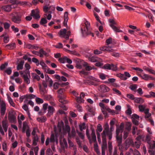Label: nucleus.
<instances>
[{"label":"nucleus","mask_w":155,"mask_h":155,"mask_svg":"<svg viewBox=\"0 0 155 155\" xmlns=\"http://www.w3.org/2000/svg\"><path fill=\"white\" fill-rule=\"evenodd\" d=\"M134 101L136 103L141 104L144 102V100L141 98L135 97Z\"/></svg>","instance_id":"nucleus-24"},{"label":"nucleus","mask_w":155,"mask_h":155,"mask_svg":"<svg viewBox=\"0 0 155 155\" xmlns=\"http://www.w3.org/2000/svg\"><path fill=\"white\" fill-rule=\"evenodd\" d=\"M124 124L123 123H121L120 125V126L119 127L117 128L116 130V134H117V131L119 132V134L120 132H122L124 130Z\"/></svg>","instance_id":"nucleus-20"},{"label":"nucleus","mask_w":155,"mask_h":155,"mask_svg":"<svg viewBox=\"0 0 155 155\" xmlns=\"http://www.w3.org/2000/svg\"><path fill=\"white\" fill-rule=\"evenodd\" d=\"M76 101L78 103H81L83 102V100L81 98V96L78 97H76Z\"/></svg>","instance_id":"nucleus-60"},{"label":"nucleus","mask_w":155,"mask_h":155,"mask_svg":"<svg viewBox=\"0 0 155 155\" xmlns=\"http://www.w3.org/2000/svg\"><path fill=\"white\" fill-rule=\"evenodd\" d=\"M139 108L140 111H143L145 108V107L143 105H140L139 106Z\"/></svg>","instance_id":"nucleus-57"},{"label":"nucleus","mask_w":155,"mask_h":155,"mask_svg":"<svg viewBox=\"0 0 155 155\" xmlns=\"http://www.w3.org/2000/svg\"><path fill=\"white\" fill-rule=\"evenodd\" d=\"M144 69L145 70L149 72L150 73L155 75V71L154 70L150 69L148 68H147L145 66L144 67Z\"/></svg>","instance_id":"nucleus-34"},{"label":"nucleus","mask_w":155,"mask_h":155,"mask_svg":"<svg viewBox=\"0 0 155 155\" xmlns=\"http://www.w3.org/2000/svg\"><path fill=\"white\" fill-rule=\"evenodd\" d=\"M46 113V110H45L43 109H41V110L38 112V114L41 115H42Z\"/></svg>","instance_id":"nucleus-62"},{"label":"nucleus","mask_w":155,"mask_h":155,"mask_svg":"<svg viewBox=\"0 0 155 155\" xmlns=\"http://www.w3.org/2000/svg\"><path fill=\"white\" fill-rule=\"evenodd\" d=\"M50 140V142H54L55 141V136L54 134H51Z\"/></svg>","instance_id":"nucleus-52"},{"label":"nucleus","mask_w":155,"mask_h":155,"mask_svg":"<svg viewBox=\"0 0 155 155\" xmlns=\"http://www.w3.org/2000/svg\"><path fill=\"white\" fill-rule=\"evenodd\" d=\"M47 21L45 18H43L41 19L40 23L41 25H44V24H46Z\"/></svg>","instance_id":"nucleus-36"},{"label":"nucleus","mask_w":155,"mask_h":155,"mask_svg":"<svg viewBox=\"0 0 155 155\" xmlns=\"http://www.w3.org/2000/svg\"><path fill=\"white\" fill-rule=\"evenodd\" d=\"M140 143L139 141H136L134 143V145L137 148H139L140 146Z\"/></svg>","instance_id":"nucleus-54"},{"label":"nucleus","mask_w":155,"mask_h":155,"mask_svg":"<svg viewBox=\"0 0 155 155\" xmlns=\"http://www.w3.org/2000/svg\"><path fill=\"white\" fill-rule=\"evenodd\" d=\"M9 40V37H4L3 39V41L5 43H7Z\"/></svg>","instance_id":"nucleus-61"},{"label":"nucleus","mask_w":155,"mask_h":155,"mask_svg":"<svg viewBox=\"0 0 155 155\" xmlns=\"http://www.w3.org/2000/svg\"><path fill=\"white\" fill-rule=\"evenodd\" d=\"M63 130L65 133L67 132L68 135H70L71 128L68 125L66 124L65 127H63Z\"/></svg>","instance_id":"nucleus-18"},{"label":"nucleus","mask_w":155,"mask_h":155,"mask_svg":"<svg viewBox=\"0 0 155 155\" xmlns=\"http://www.w3.org/2000/svg\"><path fill=\"white\" fill-rule=\"evenodd\" d=\"M83 65L85 67V69L87 71H90L92 69L91 67L88 66V64L86 62H84Z\"/></svg>","instance_id":"nucleus-32"},{"label":"nucleus","mask_w":155,"mask_h":155,"mask_svg":"<svg viewBox=\"0 0 155 155\" xmlns=\"http://www.w3.org/2000/svg\"><path fill=\"white\" fill-rule=\"evenodd\" d=\"M2 148L3 150L4 151H6L7 150V143L5 142H4L2 143Z\"/></svg>","instance_id":"nucleus-58"},{"label":"nucleus","mask_w":155,"mask_h":155,"mask_svg":"<svg viewBox=\"0 0 155 155\" xmlns=\"http://www.w3.org/2000/svg\"><path fill=\"white\" fill-rule=\"evenodd\" d=\"M76 132L74 128L72 129L71 130V133L70 132V135H68V136L70 137H74L75 136Z\"/></svg>","instance_id":"nucleus-33"},{"label":"nucleus","mask_w":155,"mask_h":155,"mask_svg":"<svg viewBox=\"0 0 155 155\" xmlns=\"http://www.w3.org/2000/svg\"><path fill=\"white\" fill-rule=\"evenodd\" d=\"M137 85L136 84H134L130 85L129 88L132 90L134 91L137 88Z\"/></svg>","instance_id":"nucleus-51"},{"label":"nucleus","mask_w":155,"mask_h":155,"mask_svg":"<svg viewBox=\"0 0 155 155\" xmlns=\"http://www.w3.org/2000/svg\"><path fill=\"white\" fill-rule=\"evenodd\" d=\"M79 74L81 76H82L83 75H87L88 74V72L86 71L85 70L83 69L82 70L80 71Z\"/></svg>","instance_id":"nucleus-37"},{"label":"nucleus","mask_w":155,"mask_h":155,"mask_svg":"<svg viewBox=\"0 0 155 155\" xmlns=\"http://www.w3.org/2000/svg\"><path fill=\"white\" fill-rule=\"evenodd\" d=\"M107 134V123H105L104 129L101 134L103 143L102 144V155H105V149L107 148L106 134Z\"/></svg>","instance_id":"nucleus-3"},{"label":"nucleus","mask_w":155,"mask_h":155,"mask_svg":"<svg viewBox=\"0 0 155 155\" xmlns=\"http://www.w3.org/2000/svg\"><path fill=\"white\" fill-rule=\"evenodd\" d=\"M115 119H113L111 120L110 122V129L111 131H112L114 128V124L115 123Z\"/></svg>","instance_id":"nucleus-29"},{"label":"nucleus","mask_w":155,"mask_h":155,"mask_svg":"<svg viewBox=\"0 0 155 155\" xmlns=\"http://www.w3.org/2000/svg\"><path fill=\"white\" fill-rule=\"evenodd\" d=\"M47 155H52V151L50 148H48L46 150Z\"/></svg>","instance_id":"nucleus-56"},{"label":"nucleus","mask_w":155,"mask_h":155,"mask_svg":"<svg viewBox=\"0 0 155 155\" xmlns=\"http://www.w3.org/2000/svg\"><path fill=\"white\" fill-rule=\"evenodd\" d=\"M3 25L5 29H8L10 26V24L7 22L4 23Z\"/></svg>","instance_id":"nucleus-49"},{"label":"nucleus","mask_w":155,"mask_h":155,"mask_svg":"<svg viewBox=\"0 0 155 155\" xmlns=\"http://www.w3.org/2000/svg\"><path fill=\"white\" fill-rule=\"evenodd\" d=\"M5 46L8 49H12L16 48V45L15 43H13L10 44H8L6 45Z\"/></svg>","instance_id":"nucleus-21"},{"label":"nucleus","mask_w":155,"mask_h":155,"mask_svg":"<svg viewBox=\"0 0 155 155\" xmlns=\"http://www.w3.org/2000/svg\"><path fill=\"white\" fill-rule=\"evenodd\" d=\"M117 131V134H116V138L118 143L117 146L119 147V149H120V148H121L122 146V135L119 136V132L118 131Z\"/></svg>","instance_id":"nucleus-12"},{"label":"nucleus","mask_w":155,"mask_h":155,"mask_svg":"<svg viewBox=\"0 0 155 155\" xmlns=\"http://www.w3.org/2000/svg\"><path fill=\"white\" fill-rule=\"evenodd\" d=\"M68 12H65L64 14V20H65L66 21H68Z\"/></svg>","instance_id":"nucleus-59"},{"label":"nucleus","mask_w":155,"mask_h":155,"mask_svg":"<svg viewBox=\"0 0 155 155\" xmlns=\"http://www.w3.org/2000/svg\"><path fill=\"white\" fill-rule=\"evenodd\" d=\"M66 57H64L62 58H60L58 61L60 62L64 63L66 62Z\"/></svg>","instance_id":"nucleus-44"},{"label":"nucleus","mask_w":155,"mask_h":155,"mask_svg":"<svg viewBox=\"0 0 155 155\" xmlns=\"http://www.w3.org/2000/svg\"><path fill=\"white\" fill-rule=\"evenodd\" d=\"M31 15L35 19H39L40 16L39 15V11L38 9L32 10L31 13Z\"/></svg>","instance_id":"nucleus-13"},{"label":"nucleus","mask_w":155,"mask_h":155,"mask_svg":"<svg viewBox=\"0 0 155 155\" xmlns=\"http://www.w3.org/2000/svg\"><path fill=\"white\" fill-rule=\"evenodd\" d=\"M108 147L109 149V152L110 155H111L112 153V150L113 147L112 145V143L111 142L109 141L108 142Z\"/></svg>","instance_id":"nucleus-27"},{"label":"nucleus","mask_w":155,"mask_h":155,"mask_svg":"<svg viewBox=\"0 0 155 155\" xmlns=\"http://www.w3.org/2000/svg\"><path fill=\"white\" fill-rule=\"evenodd\" d=\"M39 138L37 135L34 136L33 138L32 143L34 146H36L37 144V142L38 141Z\"/></svg>","instance_id":"nucleus-23"},{"label":"nucleus","mask_w":155,"mask_h":155,"mask_svg":"<svg viewBox=\"0 0 155 155\" xmlns=\"http://www.w3.org/2000/svg\"><path fill=\"white\" fill-rule=\"evenodd\" d=\"M22 77L23 78L24 81L28 84L30 83L29 77H28L27 75H23Z\"/></svg>","instance_id":"nucleus-25"},{"label":"nucleus","mask_w":155,"mask_h":155,"mask_svg":"<svg viewBox=\"0 0 155 155\" xmlns=\"http://www.w3.org/2000/svg\"><path fill=\"white\" fill-rule=\"evenodd\" d=\"M116 76L124 80H126L127 79V78L125 77L123 74H122L120 73L117 74Z\"/></svg>","instance_id":"nucleus-31"},{"label":"nucleus","mask_w":155,"mask_h":155,"mask_svg":"<svg viewBox=\"0 0 155 155\" xmlns=\"http://www.w3.org/2000/svg\"><path fill=\"white\" fill-rule=\"evenodd\" d=\"M132 121L133 123L136 125H137L139 124V121L137 120L134 119V118H133L132 119Z\"/></svg>","instance_id":"nucleus-63"},{"label":"nucleus","mask_w":155,"mask_h":155,"mask_svg":"<svg viewBox=\"0 0 155 155\" xmlns=\"http://www.w3.org/2000/svg\"><path fill=\"white\" fill-rule=\"evenodd\" d=\"M116 81V79L114 78H109L108 80V81H107V83H112Z\"/></svg>","instance_id":"nucleus-55"},{"label":"nucleus","mask_w":155,"mask_h":155,"mask_svg":"<svg viewBox=\"0 0 155 155\" xmlns=\"http://www.w3.org/2000/svg\"><path fill=\"white\" fill-rule=\"evenodd\" d=\"M131 124L130 122H128L126 124V128L127 130L129 131L131 130Z\"/></svg>","instance_id":"nucleus-42"},{"label":"nucleus","mask_w":155,"mask_h":155,"mask_svg":"<svg viewBox=\"0 0 155 155\" xmlns=\"http://www.w3.org/2000/svg\"><path fill=\"white\" fill-rule=\"evenodd\" d=\"M2 127L3 128L8 127V123L7 121L3 120L2 122Z\"/></svg>","instance_id":"nucleus-43"},{"label":"nucleus","mask_w":155,"mask_h":155,"mask_svg":"<svg viewBox=\"0 0 155 155\" xmlns=\"http://www.w3.org/2000/svg\"><path fill=\"white\" fill-rule=\"evenodd\" d=\"M12 4L11 5H7L2 6V8L3 10L7 12H10L12 8H16L17 6V5L18 4H21V5H28V2H23V1H12Z\"/></svg>","instance_id":"nucleus-1"},{"label":"nucleus","mask_w":155,"mask_h":155,"mask_svg":"<svg viewBox=\"0 0 155 155\" xmlns=\"http://www.w3.org/2000/svg\"><path fill=\"white\" fill-rule=\"evenodd\" d=\"M145 140L149 146L150 149L149 150L153 151L152 150L155 147V141L151 140L150 137L149 135H147L146 136Z\"/></svg>","instance_id":"nucleus-9"},{"label":"nucleus","mask_w":155,"mask_h":155,"mask_svg":"<svg viewBox=\"0 0 155 155\" xmlns=\"http://www.w3.org/2000/svg\"><path fill=\"white\" fill-rule=\"evenodd\" d=\"M15 113L14 111L10 112L8 113V118L9 121L12 123L16 121V118L15 116Z\"/></svg>","instance_id":"nucleus-11"},{"label":"nucleus","mask_w":155,"mask_h":155,"mask_svg":"<svg viewBox=\"0 0 155 155\" xmlns=\"http://www.w3.org/2000/svg\"><path fill=\"white\" fill-rule=\"evenodd\" d=\"M112 42L111 38L110 37L107 39V52L115 57H118L119 56V54L115 52L114 50L111 48L113 47L112 46L110 47L109 46V44H112Z\"/></svg>","instance_id":"nucleus-5"},{"label":"nucleus","mask_w":155,"mask_h":155,"mask_svg":"<svg viewBox=\"0 0 155 155\" xmlns=\"http://www.w3.org/2000/svg\"><path fill=\"white\" fill-rule=\"evenodd\" d=\"M140 76L143 79L145 80H147L149 78L150 75L148 74H144L143 75Z\"/></svg>","instance_id":"nucleus-39"},{"label":"nucleus","mask_w":155,"mask_h":155,"mask_svg":"<svg viewBox=\"0 0 155 155\" xmlns=\"http://www.w3.org/2000/svg\"><path fill=\"white\" fill-rule=\"evenodd\" d=\"M39 150V148L38 147H36L34 148L35 155H38V152Z\"/></svg>","instance_id":"nucleus-64"},{"label":"nucleus","mask_w":155,"mask_h":155,"mask_svg":"<svg viewBox=\"0 0 155 155\" xmlns=\"http://www.w3.org/2000/svg\"><path fill=\"white\" fill-rule=\"evenodd\" d=\"M8 64V63L7 62H5L4 64H2L0 66L1 69V70H3L7 66Z\"/></svg>","instance_id":"nucleus-50"},{"label":"nucleus","mask_w":155,"mask_h":155,"mask_svg":"<svg viewBox=\"0 0 155 155\" xmlns=\"http://www.w3.org/2000/svg\"><path fill=\"white\" fill-rule=\"evenodd\" d=\"M151 115V114L150 113H149L147 114H146L145 117L146 118H147V120L150 122L151 124L153 125H154V123L153 120L151 119L150 118H149L150 116Z\"/></svg>","instance_id":"nucleus-19"},{"label":"nucleus","mask_w":155,"mask_h":155,"mask_svg":"<svg viewBox=\"0 0 155 155\" xmlns=\"http://www.w3.org/2000/svg\"><path fill=\"white\" fill-rule=\"evenodd\" d=\"M107 136L108 137V139L109 140L111 139L112 137V133L111 132L109 131V126L107 124Z\"/></svg>","instance_id":"nucleus-30"},{"label":"nucleus","mask_w":155,"mask_h":155,"mask_svg":"<svg viewBox=\"0 0 155 155\" xmlns=\"http://www.w3.org/2000/svg\"><path fill=\"white\" fill-rule=\"evenodd\" d=\"M107 112L110 113L111 114L113 115L116 114V111L114 110H111L109 108L107 107Z\"/></svg>","instance_id":"nucleus-47"},{"label":"nucleus","mask_w":155,"mask_h":155,"mask_svg":"<svg viewBox=\"0 0 155 155\" xmlns=\"http://www.w3.org/2000/svg\"><path fill=\"white\" fill-rule=\"evenodd\" d=\"M94 16H95V18L96 20L99 22H100L101 24V22L99 18V16L95 12H94Z\"/></svg>","instance_id":"nucleus-48"},{"label":"nucleus","mask_w":155,"mask_h":155,"mask_svg":"<svg viewBox=\"0 0 155 155\" xmlns=\"http://www.w3.org/2000/svg\"><path fill=\"white\" fill-rule=\"evenodd\" d=\"M127 97L128 98L134 100L135 98V97H134V96L131 94H127Z\"/></svg>","instance_id":"nucleus-53"},{"label":"nucleus","mask_w":155,"mask_h":155,"mask_svg":"<svg viewBox=\"0 0 155 155\" xmlns=\"http://www.w3.org/2000/svg\"><path fill=\"white\" fill-rule=\"evenodd\" d=\"M12 21L14 22L19 24L20 23L21 21V17L18 15L13 16L12 18Z\"/></svg>","instance_id":"nucleus-14"},{"label":"nucleus","mask_w":155,"mask_h":155,"mask_svg":"<svg viewBox=\"0 0 155 155\" xmlns=\"http://www.w3.org/2000/svg\"><path fill=\"white\" fill-rule=\"evenodd\" d=\"M107 103V99H104L102 100L101 102L99 103V105L101 107L102 113L104 117L106 118L107 117V107L105 106L104 103Z\"/></svg>","instance_id":"nucleus-8"},{"label":"nucleus","mask_w":155,"mask_h":155,"mask_svg":"<svg viewBox=\"0 0 155 155\" xmlns=\"http://www.w3.org/2000/svg\"><path fill=\"white\" fill-rule=\"evenodd\" d=\"M98 75L100 78L103 80L105 79L106 76L102 73H100L98 74Z\"/></svg>","instance_id":"nucleus-41"},{"label":"nucleus","mask_w":155,"mask_h":155,"mask_svg":"<svg viewBox=\"0 0 155 155\" xmlns=\"http://www.w3.org/2000/svg\"><path fill=\"white\" fill-rule=\"evenodd\" d=\"M47 1V2H45V6L43 7V10L44 12H45L47 13L48 10L49 9L50 7H48V6L49 5V3H50V2L49 1L48 2V1Z\"/></svg>","instance_id":"nucleus-17"},{"label":"nucleus","mask_w":155,"mask_h":155,"mask_svg":"<svg viewBox=\"0 0 155 155\" xmlns=\"http://www.w3.org/2000/svg\"><path fill=\"white\" fill-rule=\"evenodd\" d=\"M99 91L102 92H105L107 91L106 87L104 85H101L99 88Z\"/></svg>","instance_id":"nucleus-26"},{"label":"nucleus","mask_w":155,"mask_h":155,"mask_svg":"<svg viewBox=\"0 0 155 155\" xmlns=\"http://www.w3.org/2000/svg\"><path fill=\"white\" fill-rule=\"evenodd\" d=\"M107 70H110L114 71H118V69L116 65L112 64H109L107 63Z\"/></svg>","instance_id":"nucleus-15"},{"label":"nucleus","mask_w":155,"mask_h":155,"mask_svg":"<svg viewBox=\"0 0 155 155\" xmlns=\"http://www.w3.org/2000/svg\"><path fill=\"white\" fill-rule=\"evenodd\" d=\"M63 89L61 88L57 91L58 94V98L59 101L60 102L64 104H67L68 103V101L65 99V96L63 94H62L63 92Z\"/></svg>","instance_id":"nucleus-7"},{"label":"nucleus","mask_w":155,"mask_h":155,"mask_svg":"<svg viewBox=\"0 0 155 155\" xmlns=\"http://www.w3.org/2000/svg\"><path fill=\"white\" fill-rule=\"evenodd\" d=\"M86 135L90 143H91L93 142H95V141H96V136L95 134L94 130V129H92V133L91 134V135L92 137L91 139V137L89 134L88 129H86Z\"/></svg>","instance_id":"nucleus-6"},{"label":"nucleus","mask_w":155,"mask_h":155,"mask_svg":"<svg viewBox=\"0 0 155 155\" xmlns=\"http://www.w3.org/2000/svg\"><path fill=\"white\" fill-rule=\"evenodd\" d=\"M12 71L11 68L10 67L7 68L5 71V72L8 75H10L11 74Z\"/></svg>","instance_id":"nucleus-45"},{"label":"nucleus","mask_w":155,"mask_h":155,"mask_svg":"<svg viewBox=\"0 0 155 155\" xmlns=\"http://www.w3.org/2000/svg\"><path fill=\"white\" fill-rule=\"evenodd\" d=\"M54 110L55 109L53 107L49 106L48 107V113L47 114V116L49 117L52 115Z\"/></svg>","instance_id":"nucleus-16"},{"label":"nucleus","mask_w":155,"mask_h":155,"mask_svg":"<svg viewBox=\"0 0 155 155\" xmlns=\"http://www.w3.org/2000/svg\"><path fill=\"white\" fill-rule=\"evenodd\" d=\"M45 98L46 100L49 101H53L54 100V98L51 95H46L45 96Z\"/></svg>","instance_id":"nucleus-38"},{"label":"nucleus","mask_w":155,"mask_h":155,"mask_svg":"<svg viewBox=\"0 0 155 155\" xmlns=\"http://www.w3.org/2000/svg\"><path fill=\"white\" fill-rule=\"evenodd\" d=\"M22 108L24 110H25V111L27 112V113L28 114V115H29L30 114L29 111H28V108L27 105L26 104H25L23 106Z\"/></svg>","instance_id":"nucleus-40"},{"label":"nucleus","mask_w":155,"mask_h":155,"mask_svg":"<svg viewBox=\"0 0 155 155\" xmlns=\"http://www.w3.org/2000/svg\"><path fill=\"white\" fill-rule=\"evenodd\" d=\"M89 60L91 61L95 62H98L99 61V58L95 57H92L89 58Z\"/></svg>","instance_id":"nucleus-28"},{"label":"nucleus","mask_w":155,"mask_h":155,"mask_svg":"<svg viewBox=\"0 0 155 155\" xmlns=\"http://www.w3.org/2000/svg\"><path fill=\"white\" fill-rule=\"evenodd\" d=\"M59 33L60 36L68 39L69 38V36L71 35V32L70 31H67L66 29H61Z\"/></svg>","instance_id":"nucleus-10"},{"label":"nucleus","mask_w":155,"mask_h":155,"mask_svg":"<svg viewBox=\"0 0 155 155\" xmlns=\"http://www.w3.org/2000/svg\"><path fill=\"white\" fill-rule=\"evenodd\" d=\"M90 27V24L87 21H86L85 23V25L82 26L81 30L83 37H85L89 35H91L93 37H94V34L91 32Z\"/></svg>","instance_id":"nucleus-2"},{"label":"nucleus","mask_w":155,"mask_h":155,"mask_svg":"<svg viewBox=\"0 0 155 155\" xmlns=\"http://www.w3.org/2000/svg\"><path fill=\"white\" fill-rule=\"evenodd\" d=\"M35 101L38 104H42L44 102L43 100L40 98L38 97H36L35 98Z\"/></svg>","instance_id":"nucleus-35"},{"label":"nucleus","mask_w":155,"mask_h":155,"mask_svg":"<svg viewBox=\"0 0 155 155\" xmlns=\"http://www.w3.org/2000/svg\"><path fill=\"white\" fill-rule=\"evenodd\" d=\"M79 127L80 130L81 131H82L83 129H86L85 123H83L82 124H80L79 125Z\"/></svg>","instance_id":"nucleus-46"},{"label":"nucleus","mask_w":155,"mask_h":155,"mask_svg":"<svg viewBox=\"0 0 155 155\" xmlns=\"http://www.w3.org/2000/svg\"><path fill=\"white\" fill-rule=\"evenodd\" d=\"M108 22L109 26L115 32H122L121 30L119 29L117 27V23L114 18L112 17L109 18L108 19Z\"/></svg>","instance_id":"nucleus-4"},{"label":"nucleus","mask_w":155,"mask_h":155,"mask_svg":"<svg viewBox=\"0 0 155 155\" xmlns=\"http://www.w3.org/2000/svg\"><path fill=\"white\" fill-rule=\"evenodd\" d=\"M24 63V61L23 60L21 61H20L17 67V69L18 70L23 69Z\"/></svg>","instance_id":"nucleus-22"}]
</instances>
